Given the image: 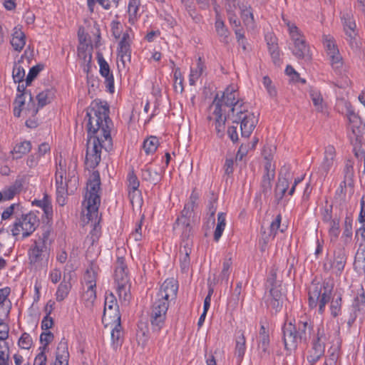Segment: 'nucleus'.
<instances>
[{
	"mask_svg": "<svg viewBox=\"0 0 365 365\" xmlns=\"http://www.w3.org/2000/svg\"><path fill=\"white\" fill-rule=\"evenodd\" d=\"M109 106L106 102L95 100L88 108L85 119L88 120V140L85 165L87 168H96L101 160V150L109 151L113 148L110 130L113 122L109 117Z\"/></svg>",
	"mask_w": 365,
	"mask_h": 365,
	"instance_id": "nucleus-1",
	"label": "nucleus"
},
{
	"mask_svg": "<svg viewBox=\"0 0 365 365\" xmlns=\"http://www.w3.org/2000/svg\"><path fill=\"white\" fill-rule=\"evenodd\" d=\"M333 285L329 282H312L309 287V305L311 308L319 307V313L323 314L326 305L330 302L331 315L336 318L341 314L342 298L341 294L333 297L331 292Z\"/></svg>",
	"mask_w": 365,
	"mask_h": 365,
	"instance_id": "nucleus-2",
	"label": "nucleus"
},
{
	"mask_svg": "<svg viewBox=\"0 0 365 365\" xmlns=\"http://www.w3.org/2000/svg\"><path fill=\"white\" fill-rule=\"evenodd\" d=\"M56 91L53 88H47L40 92L36 96L38 101L37 106L36 105L31 92H26L20 93L16 97L14 105V115L15 117H20L21 111L24 110V106L28 98L29 102L27 103L26 112L31 113L32 117L36 115L39 108H41L49 104L55 98Z\"/></svg>",
	"mask_w": 365,
	"mask_h": 365,
	"instance_id": "nucleus-3",
	"label": "nucleus"
},
{
	"mask_svg": "<svg viewBox=\"0 0 365 365\" xmlns=\"http://www.w3.org/2000/svg\"><path fill=\"white\" fill-rule=\"evenodd\" d=\"M198 198L199 195L195 189L192 190L188 202L185 204L180 215L178 217L173 225V230L180 232L181 238H192L193 235L194 210L197 206Z\"/></svg>",
	"mask_w": 365,
	"mask_h": 365,
	"instance_id": "nucleus-4",
	"label": "nucleus"
},
{
	"mask_svg": "<svg viewBox=\"0 0 365 365\" xmlns=\"http://www.w3.org/2000/svg\"><path fill=\"white\" fill-rule=\"evenodd\" d=\"M230 120L232 123H236L235 125L230 126V139L234 143L238 140L237 125H239L240 120H242L241 116L247 115V111L244 106L242 99L240 98L238 93V86L237 85H230Z\"/></svg>",
	"mask_w": 365,
	"mask_h": 365,
	"instance_id": "nucleus-5",
	"label": "nucleus"
},
{
	"mask_svg": "<svg viewBox=\"0 0 365 365\" xmlns=\"http://www.w3.org/2000/svg\"><path fill=\"white\" fill-rule=\"evenodd\" d=\"M228 88H226L221 97L217 93L212 101L210 108H213V119L215 130L218 138H223L227 132L226 121L227 119L228 98L225 96V93ZM212 117L209 116L210 120Z\"/></svg>",
	"mask_w": 365,
	"mask_h": 365,
	"instance_id": "nucleus-6",
	"label": "nucleus"
},
{
	"mask_svg": "<svg viewBox=\"0 0 365 365\" xmlns=\"http://www.w3.org/2000/svg\"><path fill=\"white\" fill-rule=\"evenodd\" d=\"M101 186L100 174L98 171H94L91 178L87 185V192L86 194V200L87 202V217L92 221L95 217L98 218V207L101 203V197L98 194Z\"/></svg>",
	"mask_w": 365,
	"mask_h": 365,
	"instance_id": "nucleus-7",
	"label": "nucleus"
},
{
	"mask_svg": "<svg viewBox=\"0 0 365 365\" xmlns=\"http://www.w3.org/2000/svg\"><path fill=\"white\" fill-rule=\"evenodd\" d=\"M39 218L34 212H30L16 217L11 226V232L13 236L22 235L24 238L30 236L38 227Z\"/></svg>",
	"mask_w": 365,
	"mask_h": 365,
	"instance_id": "nucleus-8",
	"label": "nucleus"
},
{
	"mask_svg": "<svg viewBox=\"0 0 365 365\" xmlns=\"http://www.w3.org/2000/svg\"><path fill=\"white\" fill-rule=\"evenodd\" d=\"M114 280L120 299H123L124 301H128L129 294L128 292L130 288V285L128 284L129 277L125 259L122 257L117 258Z\"/></svg>",
	"mask_w": 365,
	"mask_h": 365,
	"instance_id": "nucleus-9",
	"label": "nucleus"
},
{
	"mask_svg": "<svg viewBox=\"0 0 365 365\" xmlns=\"http://www.w3.org/2000/svg\"><path fill=\"white\" fill-rule=\"evenodd\" d=\"M168 307V302H164L158 298H155L153 302L149 312V319L153 332L158 333L164 327Z\"/></svg>",
	"mask_w": 365,
	"mask_h": 365,
	"instance_id": "nucleus-10",
	"label": "nucleus"
},
{
	"mask_svg": "<svg viewBox=\"0 0 365 365\" xmlns=\"http://www.w3.org/2000/svg\"><path fill=\"white\" fill-rule=\"evenodd\" d=\"M30 264L35 269L46 267L50 257V247L43 242H34L28 251Z\"/></svg>",
	"mask_w": 365,
	"mask_h": 365,
	"instance_id": "nucleus-11",
	"label": "nucleus"
},
{
	"mask_svg": "<svg viewBox=\"0 0 365 365\" xmlns=\"http://www.w3.org/2000/svg\"><path fill=\"white\" fill-rule=\"evenodd\" d=\"M347 118L349 120V129L352 132L355 143L351 140L354 147L356 145L357 149L361 150L362 144H365V124L361 120V118L351 108H347ZM352 139V137H351Z\"/></svg>",
	"mask_w": 365,
	"mask_h": 365,
	"instance_id": "nucleus-12",
	"label": "nucleus"
},
{
	"mask_svg": "<svg viewBox=\"0 0 365 365\" xmlns=\"http://www.w3.org/2000/svg\"><path fill=\"white\" fill-rule=\"evenodd\" d=\"M69 353L67 343L61 341L56 349L54 365H68ZM47 357L43 352H39L35 357L34 365H46Z\"/></svg>",
	"mask_w": 365,
	"mask_h": 365,
	"instance_id": "nucleus-13",
	"label": "nucleus"
},
{
	"mask_svg": "<svg viewBox=\"0 0 365 365\" xmlns=\"http://www.w3.org/2000/svg\"><path fill=\"white\" fill-rule=\"evenodd\" d=\"M269 288V292L265 294V303L272 314H277L282 309L284 296L282 293V287Z\"/></svg>",
	"mask_w": 365,
	"mask_h": 365,
	"instance_id": "nucleus-14",
	"label": "nucleus"
},
{
	"mask_svg": "<svg viewBox=\"0 0 365 365\" xmlns=\"http://www.w3.org/2000/svg\"><path fill=\"white\" fill-rule=\"evenodd\" d=\"M265 159L267 163L264 164V173L260 182L259 192L261 195H263L267 198L271 195L272 182L275 178V166L271 163L270 158L265 156Z\"/></svg>",
	"mask_w": 365,
	"mask_h": 365,
	"instance_id": "nucleus-15",
	"label": "nucleus"
},
{
	"mask_svg": "<svg viewBox=\"0 0 365 365\" xmlns=\"http://www.w3.org/2000/svg\"><path fill=\"white\" fill-rule=\"evenodd\" d=\"M178 289L177 282L174 279H167L161 285L156 298L169 304L170 301L175 299Z\"/></svg>",
	"mask_w": 365,
	"mask_h": 365,
	"instance_id": "nucleus-16",
	"label": "nucleus"
},
{
	"mask_svg": "<svg viewBox=\"0 0 365 365\" xmlns=\"http://www.w3.org/2000/svg\"><path fill=\"white\" fill-rule=\"evenodd\" d=\"M284 348L287 351L295 350L300 341L297 336V328L292 322L285 323L282 327Z\"/></svg>",
	"mask_w": 365,
	"mask_h": 365,
	"instance_id": "nucleus-17",
	"label": "nucleus"
},
{
	"mask_svg": "<svg viewBox=\"0 0 365 365\" xmlns=\"http://www.w3.org/2000/svg\"><path fill=\"white\" fill-rule=\"evenodd\" d=\"M353 312L350 314L347 322V326L350 329L357 317L364 318L365 317V294L362 289L361 292L354 297L352 304Z\"/></svg>",
	"mask_w": 365,
	"mask_h": 365,
	"instance_id": "nucleus-18",
	"label": "nucleus"
},
{
	"mask_svg": "<svg viewBox=\"0 0 365 365\" xmlns=\"http://www.w3.org/2000/svg\"><path fill=\"white\" fill-rule=\"evenodd\" d=\"M336 159V150L333 145L325 148L324 159L318 168L320 177L324 179L331 168L334 166Z\"/></svg>",
	"mask_w": 365,
	"mask_h": 365,
	"instance_id": "nucleus-19",
	"label": "nucleus"
},
{
	"mask_svg": "<svg viewBox=\"0 0 365 365\" xmlns=\"http://www.w3.org/2000/svg\"><path fill=\"white\" fill-rule=\"evenodd\" d=\"M97 59L100 66V73L105 78V83L110 93L114 92V78L110 66L101 53H97Z\"/></svg>",
	"mask_w": 365,
	"mask_h": 365,
	"instance_id": "nucleus-20",
	"label": "nucleus"
},
{
	"mask_svg": "<svg viewBox=\"0 0 365 365\" xmlns=\"http://www.w3.org/2000/svg\"><path fill=\"white\" fill-rule=\"evenodd\" d=\"M118 57L123 68H125L131 61V48L129 42L128 34H124L118 43Z\"/></svg>",
	"mask_w": 365,
	"mask_h": 365,
	"instance_id": "nucleus-21",
	"label": "nucleus"
},
{
	"mask_svg": "<svg viewBox=\"0 0 365 365\" xmlns=\"http://www.w3.org/2000/svg\"><path fill=\"white\" fill-rule=\"evenodd\" d=\"M59 167L61 170L57 168L56 173V201L61 205L66 204V196L67 195V183L63 182L64 171L61 168V162L59 163Z\"/></svg>",
	"mask_w": 365,
	"mask_h": 365,
	"instance_id": "nucleus-22",
	"label": "nucleus"
},
{
	"mask_svg": "<svg viewBox=\"0 0 365 365\" xmlns=\"http://www.w3.org/2000/svg\"><path fill=\"white\" fill-rule=\"evenodd\" d=\"M192 238H181V247L180 250V267L182 272H186L190 267V255L192 250Z\"/></svg>",
	"mask_w": 365,
	"mask_h": 365,
	"instance_id": "nucleus-23",
	"label": "nucleus"
},
{
	"mask_svg": "<svg viewBox=\"0 0 365 365\" xmlns=\"http://www.w3.org/2000/svg\"><path fill=\"white\" fill-rule=\"evenodd\" d=\"M240 120V128L242 137L248 138L254 130L258 122V118L254 113H249L247 115L241 116Z\"/></svg>",
	"mask_w": 365,
	"mask_h": 365,
	"instance_id": "nucleus-24",
	"label": "nucleus"
},
{
	"mask_svg": "<svg viewBox=\"0 0 365 365\" xmlns=\"http://www.w3.org/2000/svg\"><path fill=\"white\" fill-rule=\"evenodd\" d=\"M294 41V48L293 49V54L300 59L305 58L309 60L311 56L309 53V48L307 45L305 39L303 38L296 39Z\"/></svg>",
	"mask_w": 365,
	"mask_h": 365,
	"instance_id": "nucleus-25",
	"label": "nucleus"
},
{
	"mask_svg": "<svg viewBox=\"0 0 365 365\" xmlns=\"http://www.w3.org/2000/svg\"><path fill=\"white\" fill-rule=\"evenodd\" d=\"M297 328V336L301 343L307 344L310 338L312 326L307 321H299L297 324H294Z\"/></svg>",
	"mask_w": 365,
	"mask_h": 365,
	"instance_id": "nucleus-26",
	"label": "nucleus"
},
{
	"mask_svg": "<svg viewBox=\"0 0 365 365\" xmlns=\"http://www.w3.org/2000/svg\"><path fill=\"white\" fill-rule=\"evenodd\" d=\"M118 310V305L115 296L110 293L106 296L103 319L108 315L109 318L115 317V312Z\"/></svg>",
	"mask_w": 365,
	"mask_h": 365,
	"instance_id": "nucleus-27",
	"label": "nucleus"
},
{
	"mask_svg": "<svg viewBox=\"0 0 365 365\" xmlns=\"http://www.w3.org/2000/svg\"><path fill=\"white\" fill-rule=\"evenodd\" d=\"M235 356L237 357L238 361L241 362L246 350V339L244 332L238 331L235 336Z\"/></svg>",
	"mask_w": 365,
	"mask_h": 365,
	"instance_id": "nucleus-28",
	"label": "nucleus"
},
{
	"mask_svg": "<svg viewBox=\"0 0 365 365\" xmlns=\"http://www.w3.org/2000/svg\"><path fill=\"white\" fill-rule=\"evenodd\" d=\"M324 353V343L320 341V339H317L313 343V347L307 356V360L311 365L314 364Z\"/></svg>",
	"mask_w": 365,
	"mask_h": 365,
	"instance_id": "nucleus-29",
	"label": "nucleus"
},
{
	"mask_svg": "<svg viewBox=\"0 0 365 365\" xmlns=\"http://www.w3.org/2000/svg\"><path fill=\"white\" fill-rule=\"evenodd\" d=\"M25 43L26 36L24 33L20 28L15 27L14 29V33L12 34V38L11 40L12 47L15 51H21L24 47Z\"/></svg>",
	"mask_w": 365,
	"mask_h": 365,
	"instance_id": "nucleus-30",
	"label": "nucleus"
},
{
	"mask_svg": "<svg viewBox=\"0 0 365 365\" xmlns=\"http://www.w3.org/2000/svg\"><path fill=\"white\" fill-rule=\"evenodd\" d=\"M346 262V255L344 247L338 248L334 252V260L331 267L341 273L344 268Z\"/></svg>",
	"mask_w": 365,
	"mask_h": 365,
	"instance_id": "nucleus-31",
	"label": "nucleus"
},
{
	"mask_svg": "<svg viewBox=\"0 0 365 365\" xmlns=\"http://www.w3.org/2000/svg\"><path fill=\"white\" fill-rule=\"evenodd\" d=\"M128 182L129 197L131 202L133 203L134 197L136 195V192H138L139 194L140 193V192L138 190L140 182L133 169L128 173Z\"/></svg>",
	"mask_w": 365,
	"mask_h": 365,
	"instance_id": "nucleus-32",
	"label": "nucleus"
},
{
	"mask_svg": "<svg viewBox=\"0 0 365 365\" xmlns=\"http://www.w3.org/2000/svg\"><path fill=\"white\" fill-rule=\"evenodd\" d=\"M354 267L359 274H365V245H359L354 257Z\"/></svg>",
	"mask_w": 365,
	"mask_h": 365,
	"instance_id": "nucleus-33",
	"label": "nucleus"
},
{
	"mask_svg": "<svg viewBox=\"0 0 365 365\" xmlns=\"http://www.w3.org/2000/svg\"><path fill=\"white\" fill-rule=\"evenodd\" d=\"M233 23L235 24V27L233 28L236 39L240 46H242L244 51L246 50V38L245 36V29L240 26V22L237 20H233L230 16V23Z\"/></svg>",
	"mask_w": 365,
	"mask_h": 365,
	"instance_id": "nucleus-34",
	"label": "nucleus"
},
{
	"mask_svg": "<svg viewBox=\"0 0 365 365\" xmlns=\"http://www.w3.org/2000/svg\"><path fill=\"white\" fill-rule=\"evenodd\" d=\"M141 178L144 181L156 185L160 181L161 176L157 171H153L150 168L145 166L141 170Z\"/></svg>",
	"mask_w": 365,
	"mask_h": 365,
	"instance_id": "nucleus-35",
	"label": "nucleus"
},
{
	"mask_svg": "<svg viewBox=\"0 0 365 365\" xmlns=\"http://www.w3.org/2000/svg\"><path fill=\"white\" fill-rule=\"evenodd\" d=\"M215 9L216 11L215 29H216L217 34L218 35V37H219L220 41H222L225 43H227L228 41H227V36L226 34L227 29L225 27V24L224 21L221 19L217 9L215 8Z\"/></svg>",
	"mask_w": 365,
	"mask_h": 365,
	"instance_id": "nucleus-36",
	"label": "nucleus"
},
{
	"mask_svg": "<svg viewBox=\"0 0 365 365\" xmlns=\"http://www.w3.org/2000/svg\"><path fill=\"white\" fill-rule=\"evenodd\" d=\"M96 267L93 265V264H91L90 267L86 269L83 276V279L87 287L96 288Z\"/></svg>",
	"mask_w": 365,
	"mask_h": 365,
	"instance_id": "nucleus-37",
	"label": "nucleus"
},
{
	"mask_svg": "<svg viewBox=\"0 0 365 365\" xmlns=\"http://www.w3.org/2000/svg\"><path fill=\"white\" fill-rule=\"evenodd\" d=\"M288 187V180L286 178L279 176L274 190L275 197L278 202L282 199Z\"/></svg>",
	"mask_w": 365,
	"mask_h": 365,
	"instance_id": "nucleus-38",
	"label": "nucleus"
},
{
	"mask_svg": "<svg viewBox=\"0 0 365 365\" xmlns=\"http://www.w3.org/2000/svg\"><path fill=\"white\" fill-rule=\"evenodd\" d=\"M31 149V143L29 140H24L16 145L12 151L14 158H21L23 155L28 153Z\"/></svg>",
	"mask_w": 365,
	"mask_h": 365,
	"instance_id": "nucleus-39",
	"label": "nucleus"
},
{
	"mask_svg": "<svg viewBox=\"0 0 365 365\" xmlns=\"http://www.w3.org/2000/svg\"><path fill=\"white\" fill-rule=\"evenodd\" d=\"M71 284L70 282H66L65 280L61 282V284L58 285L56 293V300L58 302H61L66 297H67V296L71 290Z\"/></svg>",
	"mask_w": 365,
	"mask_h": 365,
	"instance_id": "nucleus-40",
	"label": "nucleus"
},
{
	"mask_svg": "<svg viewBox=\"0 0 365 365\" xmlns=\"http://www.w3.org/2000/svg\"><path fill=\"white\" fill-rule=\"evenodd\" d=\"M95 289L96 288L87 287L86 291H85L82 295V300L85 306L88 308L93 307L96 299V292Z\"/></svg>",
	"mask_w": 365,
	"mask_h": 365,
	"instance_id": "nucleus-41",
	"label": "nucleus"
},
{
	"mask_svg": "<svg viewBox=\"0 0 365 365\" xmlns=\"http://www.w3.org/2000/svg\"><path fill=\"white\" fill-rule=\"evenodd\" d=\"M158 146V139L155 136H150L144 140L143 148L147 155L155 153Z\"/></svg>",
	"mask_w": 365,
	"mask_h": 365,
	"instance_id": "nucleus-42",
	"label": "nucleus"
},
{
	"mask_svg": "<svg viewBox=\"0 0 365 365\" xmlns=\"http://www.w3.org/2000/svg\"><path fill=\"white\" fill-rule=\"evenodd\" d=\"M244 23L247 26H253L254 25V16L251 11L250 6L247 7L246 5L244 7H241L240 11L238 12Z\"/></svg>",
	"mask_w": 365,
	"mask_h": 365,
	"instance_id": "nucleus-43",
	"label": "nucleus"
},
{
	"mask_svg": "<svg viewBox=\"0 0 365 365\" xmlns=\"http://www.w3.org/2000/svg\"><path fill=\"white\" fill-rule=\"evenodd\" d=\"M34 203L36 204L42 209L43 211V215H45L48 223L53 215L52 206L51 205L48 200L44 197L43 200H35Z\"/></svg>",
	"mask_w": 365,
	"mask_h": 365,
	"instance_id": "nucleus-44",
	"label": "nucleus"
},
{
	"mask_svg": "<svg viewBox=\"0 0 365 365\" xmlns=\"http://www.w3.org/2000/svg\"><path fill=\"white\" fill-rule=\"evenodd\" d=\"M99 222L100 218L98 219V222L95 221L93 227L86 238L87 240L91 242L92 245L99 240L101 235V227L99 225Z\"/></svg>",
	"mask_w": 365,
	"mask_h": 365,
	"instance_id": "nucleus-45",
	"label": "nucleus"
},
{
	"mask_svg": "<svg viewBox=\"0 0 365 365\" xmlns=\"http://www.w3.org/2000/svg\"><path fill=\"white\" fill-rule=\"evenodd\" d=\"M259 348L260 349V356L261 357H264L266 356H269V336L264 335L259 336Z\"/></svg>",
	"mask_w": 365,
	"mask_h": 365,
	"instance_id": "nucleus-46",
	"label": "nucleus"
},
{
	"mask_svg": "<svg viewBox=\"0 0 365 365\" xmlns=\"http://www.w3.org/2000/svg\"><path fill=\"white\" fill-rule=\"evenodd\" d=\"M352 236V223L351 220L346 217L344 222V230L341 236L345 245L349 244L351 240Z\"/></svg>",
	"mask_w": 365,
	"mask_h": 365,
	"instance_id": "nucleus-47",
	"label": "nucleus"
},
{
	"mask_svg": "<svg viewBox=\"0 0 365 365\" xmlns=\"http://www.w3.org/2000/svg\"><path fill=\"white\" fill-rule=\"evenodd\" d=\"M43 64H37L30 68L26 78V86H30L31 82L36 78L39 72L43 69Z\"/></svg>",
	"mask_w": 365,
	"mask_h": 365,
	"instance_id": "nucleus-48",
	"label": "nucleus"
},
{
	"mask_svg": "<svg viewBox=\"0 0 365 365\" xmlns=\"http://www.w3.org/2000/svg\"><path fill=\"white\" fill-rule=\"evenodd\" d=\"M329 356L327 358L324 365H336L338 359L339 357V347H331L329 351Z\"/></svg>",
	"mask_w": 365,
	"mask_h": 365,
	"instance_id": "nucleus-49",
	"label": "nucleus"
},
{
	"mask_svg": "<svg viewBox=\"0 0 365 365\" xmlns=\"http://www.w3.org/2000/svg\"><path fill=\"white\" fill-rule=\"evenodd\" d=\"M140 4V0H130L128 7V12L129 14V21L136 19L139 6Z\"/></svg>",
	"mask_w": 365,
	"mask_h": 365,
	"instance_id": "nucleus-50",
	"label": "nucleus"
},
{
	"mask_svg": "<svg viewBox=\"0 0 365 365\" xmlns=\"http://www.w3.org/2000/svg\"><path fill=\"white\" fill-rule=\"evenodd\" d=\"M12 77L15 83H20L24 81L25 77V71L19 63L14 64Z\"/></svg>",
	"mask_w": 365,
	"mask_h": 365,
	"instance_id": "nucleus-51",
	"label": "nucleus"
},
{
	"mask_svg": "<svg viewBox=\"0 0 365 365\" xmlns=\"http://www.w3.org/2000/svg\"><path fill=\"white\" fill-rule=\"evenodd\" d=\"M324 44L327 48L328 55L329 53H336L339 51L336 46L333 37L330 36H323Z\"/></svg>",
	"mask_w": 365,
	"mask_h": 365,
	"instance_id": "nucleus-52",
	"label": "nucleus"
},
{
	"mask_svg": "<svg viewBox=\"0 0 365 365\" xmlns=\"http://www.w3.org/2000/svg\"><path fill=\"white\" fill-rule=\"evenodd\" d=\"M18 344L21 349H29L33 344L32 338L29 334L24 332L19 339Z\"/></svg>",
	"mask_w": 365,
	"mask_h": 365,
	"instance_id": "nucleus-53",
	"label": "nucleus"
},
{
	"mask_svg": "<svg viewBox=\"0 0 365 365\" xmlns=\"http://www.w3.org/2000/svg\"><path fill=\"white\" fill-rule=\"evenodd\" d=\"M51 232V225H46L43 227V232L39 237L34 242H43L45 245L48 246L50 247V240L49 236Z\"/></svg>",
	"mask_w": 365,
	"mask_h": 365,
	"instance_id": "nucleus-54",
	"label": "nucleus"
},
{
	"mask_svg": "<svg viewBox=\"0 0 365 365\" xmlns=\"http://www.w3.org/2000/svg\"><path fill=\"white\" fill-rule=\"evenodd\" d=\"M19 187H20V185H16L15 184V185L10 186L9 187L4 190L3 192H1V194L3 195L2 199H4V200L12 199L15 196V195L18 192Z\"/></svg>",
	"mask_w": 365,
	"mask_h": 365,
	"instance_id": "nucleus-55",
	"label": "nucleus"
},
{
	"mask_svg": "<svg viewBox=\"0 0 365 365\" xmlns=\"http://www.w3.org/2000/svg\"><path fill=\"white\" fill-rule=\"evenodd\" d=\"M340 233L339 221L337 220H332L330 221L329 235L331 238L336 240Z\"/></svg>",
	"mask_w": 365,
	"mask_h": 365,
	"instance_id": "nucleus-56",
	"label": "nucleus"
},
{
	"mask_svg": "<svg viewBox=\"0 0 365 365\" xmlns=\"http://www.w3.org/2000/svg\"><path fill=\"white\" fill-rule=\"evenodd\" d=\"M267 283L268 287H282L281 282L277 280V269L274 267L270 270Z\"/></svg>",
	"mask_w": 365,
	"mask_h": 365,
	"instance_id": "nucleus-57",
	"label": "nucleus"
},
{
	"mask_svg": "<svg viewBox=\"0 0 365 365\" xmlns=\"http://www.w3.org/2000/svg\"><path fill=\"white\" fill-rule=\"evenodd\" d=\"M344 174L345 180L352 181L354 175V171L353 163L351 160H348L346 161L344 169Z\"/></svg>",
	"mask_w": 365,
	"mask_h": 365,
	"instance_id": "nucleus-58",
	"label": "nucleus"
},
{
	"mask_svg": "<svg viewBox=\"0 0 365 365\" xmlns=\"http://www.w3.org/2000/svg\"><path fill=\"white\" fill-rule=\"evenodd\" d=\"M0 365H9V354L7 346L0 344Z\"/></svg>",
	"mask_w": 365,
	"mask_h": 365,
	"instance_id": "nucleus-59",
	"label": "nucleus"
},
{
	"mask_svg": "<svg viewBox=\"0 0 365 365\" xmlns=\"http://www.w3.org/2000/svg\"><path fill=\"white\" fill-rule=\"evenodd\" d=\"M282 220V216L280 214L277 215L275 220L270 224L268 230L269 231V235L275 236L278 229L280 227Z\"/></svg>",
	"mask_w": 365,
	"mask_h": 365,
	"instance_id": "nucleus-60",
	"label": "nucleus"
},
{
	"mask_svg": "<svg viewBox=\"0 0 365 365\" xmlns=\"http://www.w3.org/2000/svg\"><path fill=\"white\" fill-rule=\"evenodd\" d=\"M284 21L287 24L289 28V31L291 35L292 41H295L296 39L302 38L298 28L294 24H292L289 21L287 22L284 19Z\"/></svg>",
	"mask_w": 365,
	"mask_h": 365,
	"instance_id": "nucleus-61",
	"label": "nucleus"
},
{
	"mask_svg": "<svg viewBox=\"0 0 365 365\" xmlns=\"http://www.w3.org/2000/svg\"><path fill=\"white\" fill-rule=\"evenodd\" d=\"M329 56L331 59V66L334 68H339L342 65V58L339 54V51L336 53H329Z\"/></svg>",
	"mask_w": 365,
	"mask_h": 365,
	"instance_id": "nucleus-62",
	"label": "nucleus"
},
{
	"mask_svg": "<svg viewBox=\"0 0 365 365\" xmlns=\"http://www.w3.org/2000/svg\"><path fill=\"white\" fill-rule=\"evenodd\" d=\"M310 96L314 106L318 110H321L322 108V103L323 101L321 94L314 91H312L310 93Z\"/></svg>",
	"mask_w": 365,
	"mask_h": 365,
	"instance_id": "nucleus-63",
	"label": "nucleus"
},
{
	"mask_svg": "<svg viewBox=\"0 0 365 365\" xmlns=\"http://www.w3.org/2000/svg\"><path fill=\"white\" fill-rule=\"evenodd\" d=\"M19 207V204H12L9 207H8L1 214L2 220H6L9 219L14 213L15 208Z\"/></svg>",
	"mask_w": 365,
	"mask_h": 365,
	"instance_id": "nucleus-64",
	"label": "nucleus"
}]
</instances>
